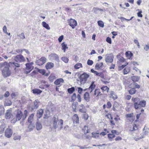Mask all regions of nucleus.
I'll return each mask as SVG.
<instances>
[{"instance_id": "obj_1", "label": "nucleus", "mask_w": 149, "mask_h": 149, "mask_svg": "<svg viewBox=\"0 0 149 149\" xmlns=\"http://www.w3.org/2000/svg\"><path fill=\"white\" fill-rule=\"evenodd\" d=\"M10 65L7 62L0 63V70L1 71L4 77L9 76L11 72L9 69Z\"/></svg>"}, {"instance_id": "obj_2", "label": "nucleus", "mask_w": 149, "mask_h": 149, "mask_svg": "<svg viewBox=\"0 0 149 149\" xmlns=\"http://www.w3.org/2000/svg\"><path fill=\"white\" fill-rule=\"evenodd\" d=\"M132 100L134 103V105L136 109H140L141 107H144L146 106V102L144 100L140 101L139 98L138 97H133Z\"/></svg>"}, {"instance_id": "obj_3", "label": "nucleus", "mask_w": 149, "mask_h": 149, "mask_svg": "<svg viewBox=\"0 0 149 149\" xmlns=\"http://www.w3.org/2000/svg\"><path fill=\"white\" fill-rule=\"evenodd\" d=\"M53 127L54 129H56L58 127V125L60 126L59 128V130H61L63 128V120L62 119L58 120V117L57 116H54L53 118Z\"/></svg>"}, {"instance_id": "obj_4", "label": "nucleus", "mask_w": 149, "mask_h": 149, "mask_svg": "<svg viewBox=\"0 0 149 149\" xmlns=\"http://www.w3.org/2000/svg\"><path fill=\"white\" fill-rule=\"evenodd\" d=\"M89 77V74L85 72L81 75L79 77V79L80 80L81 84H84Z\"/></svg>"}, {"instance_id": "obj_5", "label": "nucleus", "mask_w": 149, "mask_h": 149, "mask_svg": "<svg viewBox=\"0 0 149 149\" xmlns=\"http://www.w3.org/2000/svg\"><path fill=\"white\" fill-rule=\"evenodd\" d=\"M5 116L7 119H12L13 117L12 114V109L10 108L7 110L5 114Z\"/></svg>"}, {"instance_id": "obj_6", "label": "nucleus", "mask_w": 149, "mask_h": 149, "mask_svg": "<svg viewBox=\"0 0 149 149\" xmlns=\"http://www.w3.org/2000/svg\"><path fill=\"white\" fill-rule=\"evenodd\" d=\"M14 60L17 63H22L24 62L25 59L22 55L19 54L14 57Z\"/></svg>"}, {"instance_id": "obj_7", "label": "nucleus", "mask_w": 149, "mask_h": 149, "mask_svg": "<svg viewBox=\"0 0 149 149\" xmlns=\"http://www.w3.org/2000/svg\"><path fill=\"white\" fill-rule=\"evenodd\" d=\"M105 58V61L107 63H112L114 58V56L112 53L107 54Z\"/></svg>"}, {"instance_id": "obj_8", "label": "nucleus", "mask_w": 149, "mask_h": 149, "mask_svg": "<svg viewBox=\"0 0 149 149\" xmlns=\"http://www.w3.org/2000/svg\"><path fill=\"white\" fill-rule=\"evenodd\" d=\"M47 59L44 57H42L40 59L36 61V64L39 65H43L46 61Z\"/></svg>"}, {"instance_id": "obj_9", "label": "nucleus", "mask_w": 149, "mask_h": 149, "mask_svg": "<svg viewBox=\"0 0 149 149\" xmlns=\"http://www.w3.org/2000/svg\"><path fill=\"white\" fill-rule=\"evenodd\" d=\"M5 120L2 119L1 121V125H0V133L1 134L3 133L4 130L5 128L6 127V123L4 122Z\"/></svg>"}, {"instance_id": "obj_10", "label": "nucleus", "mask_w": 149, "mask_h": 149, "mask_svg": "<svg viewBox=\"0 0 149 149\" xmlns=\"http://www.w3.org/2000/svg\"><path fill=\"white\" fill-rule=\"evenodd\" d=\"M40 102L38 100H36L34 102V105L31 107V111L36 110L39 106Z\"/></svg>"}, {"instance_id": "obj_11", "label": "nucleus", "mask_w": 149, "mask_h": 149, "mask_svg": "<svg viewBox=\"0 0 149 149\" xmlns=\"http://www.w3.org/2000/svg\"><path fill=\"white\" fill-rule=\"evenodd\" d=\"M23 113L22 112L19 110H18L16 115V120H14L15 122L20 120L22 117Z\"/></svg>"}, {"instance_id": "obj_12", "label": "nucleus", "mask_w": 149, "mask_h": 149, "mask_svg": "<svg viewBox=\"0 0 149 149\" xmlns=\"http://www.w3.org/2000/svg\"><path fill=\"white\" fill-rule=\"evenodd\" d=\"M13 132L11 129L9 128H7L5 132V136L8 138L12 136Z\"/></svg>"}, {"instance_id": "obj_13", "label": "nucleus", "mask_w": 149, "mask_h": 149, "mask_svg": "<svg viewBox=\"0 0 149 149\" xmlns=\"http://www.w3.org/2000/svg\"><path fill=\"white\" fill-rule=\"evenodd\" d=\"M69 25L71 26L72 29H74V27L77 26V23L76 21L73 19H71L68 22Z\"/></svg>"}, {"instance_id": "obj_14", "label": "nucleus", "mask_w": 149, "mask_h": 149, "mask_svg": "<svg viewBox=\"0 0 149 149\" xmlns=\"http://www.w3.org/2000/svg\"><path fill=\"white\" fill-rule=\"evenodd\" d=\"M44 111L42 109H40L37 111L36 116L38 118H40L42 116Z\"/></svg>"}, {"instance_id": "obj_15", "label": "nucleus", "mask_w": 149, "mask_h": 149, "mask_svg": "<svg viewBox=\"0 0 149 149\" xmlns=\"http://www.w3.org/2000/svg\"><path fill=\"white\" fill-rule=\"evenodd\" d=\"M95 81H93L91 83V84L88 88V91H90V92L91 93L93 91L95 88L96 85L94 84Z\"/></svg>"}, {"instance_id": "obj_16", "label": "nucleus", "mask_w": 149, "mask_h": 149, "mask_svg": "<svg viewBox=\"0 0 149 149\" xmlns=\"http://www.w3.org/2000/svg\"><path fill=\"white\" fill-rule=\"evenodd\" d=\"M54 64L52 62H48L46 65L45 67L47 69H50L54 67Z\"/></svg>"}, {"instance_id": "obj_17", "label": "nucleus", "mask_w": 149, "mask_h": 149, "mask_svg": "<svg viewBox=\"0 0 149 149\" xmlns=\"http://www.w3.org/2000/svg\"><path fill=\"white\" fill-rule=\"evenodd\" d=\"M80 108L79 109V112L83 113H85L86 112V110L85 109L84 106L81 104L79 105Z\"/></svg>"}, {"instance_id": "obj_18", "label": "nucleus", "mask_w": 149, "mask_h": 149, "mask_svg": "<svg viewBox=\"0 0 149 149\" xmlns=\"http://www.w3.org/2000/svg\"><path fill=\"white\" fill-rule=\"evenodd\" d=\"M49 56L54 60H55L57 61L59 60V57L56 54L52 53Z\"/></svg>"}, {"instance_id": "obj_19", "label": "nucleus", "mask_w": 149, "mask_h": 149, "mask_svg": "<svg viewBox=\"0 0 149 149\" xmlns=\"http://www.w3.org/2000/svg\"><path fill=\"white\" fill-rule=\"evenodd\" d=\"M36 126L37 130H39L41 129L42 126L41 122L38 120L36 123Z\"/></svg>"}, {"instance_id": "obj_20", "label": "nucleus", "mask_w": 149, "mask_h": 149, "mask_svg": "<svg viewBox=\"0 0 149 149\" xmlns=\"http://www.w3.org/2000/svg\"><path fill=\"white\" fill-rule=\"evenodd\" d=\"M64 81L62 78H60L57 79L54 82V83L56 85H59L61 83H63Z\"/></svg>"}, {"instance_id": "obj_21", "label": "nucleus", "mask_w": 149, "mask_h": 149, "mask_svg": "<svg viewBox=\"0 0 149 149\" xmlns=\"http://www.w3.org/2000/svg\"><path fill=\"white\" fill-rule=\"evenodd\" d=\"M84 97L85 100L87 102L90 100V97L89 93L88 92L85 93L84 95Z\"/></svg>"}, {"instance_id": "obj_22", "label": "nucleus", "mask_w": 149, "mask_h": 149, "mask_svg": "<svg viewBox=\"0 0 149 149\" xmlns=\"http://www.w3.org/2000/svg\"><path fill=\"white\" fill-rule=\"evenodd\" d=\"M35 127V126L32 123H30L28 127V130L27 132H31L32 131Z\"/></svg>"}, {"instance_id": "obj_23", "label": "nucleus", "mask_w": 149, "mask_h": 149, "mask_svg": "<svg viewBox=\"0 0 149 149\" xmlns=\"http://www.w3.org/2000/svg\"><path fill=\"white\" fill-rule=\"evenodd\" d=\"M72 119L74 123H79V117L77 114H74L73 116Z\"/></svg>"}, {"instance_id": "obj_24", "label": "nucleus", "mask_w": 149, "mask_h": 149, "mask_svg": "<svg viewBox=\"0 0 149 149\" xmlns=\"http://www.w3.org/2000/svg\"><path fill=\"white\" fill-rule=\"evenodd\" d=\"M131 79L133 82H137L140 79V77L138 76H132L131 77Z\"/></svg>"}, {"instance_id": "obj_25", "label": "nucleus", "mask_w": 149, "mask_h": 149, "mask_svg": "<svg viewBox=\"0 0 149 149\" xmlns=\"http://www.w3.org/2000/svg\"><path fill=\"white\" fill-rule=\"evenodd\" d=\"M110 97L114 100H115L117 98V96L115 93L113 91L110 92Z\"/></svg>"}, {"instance_id": "obj_26", "label": "nucleus", "mask_w": 149, "mask_h": 149, "mask_svg": "<svg viewBox=\"0 0 149 149\" xmlns=\"http://www.w3.org/2000/svg\"><path fill=\"white\" fill-rule=\"evenodd\" d=\"M103 65V63L102 62L97 63L95 65V68L97 70H98L101 68Z\"/></svg>"}, {"instance_id": "obj_27", "label": "nucleus", "mask_w": 149, "mask_h": 149, "mask_svg": "<svg viewBox=\"0 0 149 149\" xmlns=\"http://www.w3.org/2000/svg\"><path fill=\"white\" fill-rule=\"evenodd\" d=\"M43 26L48 30L50 29V28L48 24L45 22H43L42 23Z\"/></svg>"}, {"instance_id": "obj_28", "label": "nucleus", "mask_w": 149, "mask_h": 149, "mask_svg": "<svg viewBox=\"0 0 149 149\" xmlns=\"http://www.w3.org/2000/svg\"><path fill=\"white\" fill-rule=\"evenodd\" d=\"M27 111L26 110H25L24 111L23 114V116L22 117V121H23L24 120H25V119H26V117L27 116Z\"/></svg>"}, {"instance_id": "obj_29", "label": "nucleus", "mask_w": 149, "mask_h": 149, "mask_svg": "<svg viewBox=\"0 0 149 149\" xmlns=\"http://www.w3.org/2000/svg\"><path fill=\"white\" fill-rule=\"evenodd\" d=\"M33 93L34 94H40L42 92V91L38 89H34L32 90Z\"/></svg>"}, {"instance_id": "obj_30", "label": "nucleus", "mask_w": 149, "mask_h": 149, "mask_svg": "<svg viewBox=\"0 0 149 149\" xmlns=\"http://www.w3.org/2000/svg\"><path fill=\"white\" fill-rule=\"evenodd\" d=\"M125 55L126 57H127L129 59L130 58L133 56V54L132 53L130 52H125Z\"/></svg>"}, {"instance_id": "obj_31", "label": "nucleus", "mask_w": 149, "mask_h": 149, "mask_svg": "<svg viewBox=\"0 0 149 149\" xmlns=\"http://www.w3.org/2000/svg\"><path fill=\"white\" fill-rule=\"evenodd\" d=\"M130 68L129 67H126L123 70V73L124 74H126L130 72Z\"/></svg>"}, {"instance_id": "obj_32", "label": "nucleus", "mask_w": 149, "mask_h": 149, "mask_svg": "<svg viewBox=\"0 0 149 149\" xmlns=\"http://www.w3.org/2000/svg\"><path fill=\"white\" fill-rule=\"evenodd\" d=\"M62 47V49L63 50L64 52H65V49L68 48L67 45L65 44L64 42L62 43L61 44Z\"/></svg>"}, {"instance_id": "obj_33", "label": "nucleus", "mask_w": 149, "mask_h": 149, "mask_svg": "<svg viewBox=\"0 0 149 149\" xmlns=\"http://www.w3.org/2000/svg\"><path fill=\"white\" fill-rule=\"evenodd\" d=\"M34 116V114L32 113L29 116L28 119V122L30 123H32V120Z\"/></svg>"}, {"instance_id": "obj_34", "label": "nucleus", "mask_w": 149, "mask_h": 149, "mask_svg": "<svg viewBox=\"0 0 149 149\" xmlns=\"http://www.w3.org/2000/svg\"><path fill=\"white\" fill-rule=\"evenodd\" d=\"M100 89H96L94 91V95H97V96H98L101 95V94H100Z\"/></svg>"}, {"instance_id": "obj_35", "label": "nucleus", "mask_w": 149, "mask_h": 149, "mask_svg": "<svg viewBox=\"0 0 149 149\" xmlns=\"http://www.w3.org/2000/svg\"><path fill=\"white\" fill-rule=\"evenodd\" d=\"M101 89L102 90L103 92H104L106 91L108 92L109 90V88L107 86H103L101 88Z\"/></svg>"}, {"instance_id": "obj_36", "label": "nucleus", "mask_w": 149, "mask_h": 149, "mask_svg": "<svg viewBox=\"0 0 149 149\" xmlns=\"http://www.w3.org/2000/svg\"><path fill=\"white\" fill-rule=\"evenodd\" d=\"M25 65L26 66V70H32L33 69V67L31 66L28 63H26Z\"/></svg>"}, {"instance_id": "obj_37", "label": "nucleus", "mask_w": 149, "mask_h": 149, "mask_svg": "<svg viewBox=\"0 0 149 149\" xmlns=\"http://www.w3.org/2000/svg\"><path fill=\"white\" fill-rule=\"evenodd\" d=\"M4 108L3 106H0V116L3 114L4 112Z\"/></svg>"}, {"instance_id": "obj_38", "label": "nucleus", "mask_w": 149, "mask_h": 149, "mask_svg": "<svg viewBox=\"0 0 149 149\" xmlns=\"http://www.w3.org/2000/svg\"><path fill=\"white\" fill-rule=\"evenodd\" d=\"M78 103L77 102L76 103H73L72 104V108L74 111H76L77 106L78 105Z\"/></svg>"}, {"instance_id": "obj_39", "label": "nucleus", "mask_w": 149, "mask_h": 149, "mask_svg": "<svg viewBox=\"0 0 149 149\" xmlns=\"http://www.w3.org/2000/svg\"><path fill=\"white\" fill-rule=\"evenodd\" d=\"M136 91L135 88H132L129 91V93L130 94L132 95L135 93Z\"/></svg>"}, {"instance_id": "obj_40", "label": "nucleus", "mask_w": 149, "mask_h": 149, "mask_svg": "<svg viewBox=\"0 0 149 149\" xmlns=\"http://www.w3.org/2000/svg\"><path fill=\"white\" fill-rule=\"evenodd\" d=\"M75 91V88L74 87H72L68 89V92L70 94L72 93Z\"/></svg>"}, {"instance_id": "obj_41", "label": "nucleus", "mask_w": 149, "mask_h": 149, "mask_svg": "<svg viewBox=\"0 0 149 149\" xmlns=\"http://www.w3.org/2000/svg\"><path fill=\"white\" fill-rule=\"evenodd\" d=\"M92 137L94 138H98L99 137V133L92 132Z\"/></svg>"}, {"instance_id": "obj_42", "label": "nucleus", "mask_w": 149, "mask_h": 149, "mask_svg": "<svg viewBox=\"0 0 149 149\" xmlns=\"http://www.w3.org/2000/svg\"><path fill=\"white\" fill-rule=\"evenodd\" d=\"M19 63L16 62H12L11 64L15 66L16 68L19 67L20 66V64L18 63Z\"/></svg>"}, {"instance_id": "obj_43", "label": "nucleus", "mask_w": 149, "mask_h": 149, "mask_svg": "<svg viewBox=\"0 0 149 149\" xmlns=\"http://www.w3.org/2000/svg\"><path fill=\"white\" fill-rule=\"evenodd\" d=\"M97 24L100 27H103L104 26V23L101 20H99L97 21Z\"/></svg>"}, {"instance_id": "obj_44", "label": "nucleus", "mask_w": 149, "mask_h": 149, "mask_svg": "<svg viewBox=\"0 0 149 149\" xmlns=\"http://www.w3.org/2000/svg\"><path fill=\"white\" fill-rule=\"evenodd\" d=\"M82 67V65L81 63H78L74 66V68L75 69H78Z\"/></svg>"}, {"instance_id": "obj_45", "label": "nucleus", "mask_w": 149, "mask_h": 149, "mask_svg": "<svg viewBox=\"0 0 149 149\" xmlns=\"http://www.w3.org/2000/svg\"><path fill=\"white\" fill-rule=\"evenodd\" d=\"M83 130L84 131V134L88 133L89 132L88 127L86 125L84 126Z\"/></svg>"}, {"instance_id": "obj_46", "label": "nucleus", "mask_w": 149, "mask_h": 149, "mask_svg": "<svg viewBox=\"0 0 149 149\" xmlns=\"http://www.w3.org/2000/svg\"><path fill=\"white\" fill-rule=\"evenodd\" d=\"M77 97L76 94L75 93H74L71 97V102H74L75 100Z\"/></svg>"}, {"instance_id": "obj_47", "label": "nucleus", "mask_w": 149, "mask_h": 149, "mask_svg": "<svg viewBox=\"0 0 149 149\" xmlns=\"http://www.w3.org/2000/svg\"><path fill=\"white\" fill-rule=\"evenodd\" d=\"M38 71L40 73L42 74V75H44L46 73V71L44 69H38Z\"/></svg>"}, {"instance_id": "obj_48", "label": "nucleus", "mask_w": 149, "mask_h": 149, "mask_svg": "<svg viewBox=\"0 0 149 149\" xmlns=\"http://www.w3.org/2000/svg\"><path fill=\"white\" fill-rule=\"evenodd\" d=\"M12 104V102L10 101L7 100L5 102L4 105L6 106H10Z\"/></svg>"}, {"instance_id": "obj_49", "label": "nucleus", "mask_w": 149, "mask_h": 149, "mask_svg": "<svg viewBox=\"0 0 149 149\" xmlns=\"http://www.w3.org/2000/svg\"><path fill=\"white\" fill-rule=\"evenodd\" d=\"M61 60L65 63H67L68 62L69 59L68 58L65 56L61 58Z\"/></svg>"}, {"instance_id": "obj_50", "label": "nucleus", "mask_w": 149, "mask_h": 149, "mask_svg": "<svg viewBox=\"0 0 149 149\" xmlns=\"http://www.w3.org/2000/svg\"><path fill=\"white\" fill-rule=\"evenodd\" d=\"M93 63V61L92 60L88 59L87 61V64L89 65H91Z\"/></svg>"}, {"instance_id": "obj_51", "label": "nucleus", "mask_w": 149, "mask_h": 149, "mask_svg": "<svg viewBox=\"0 0 149 149\" xmlns=\"http://www.w3.org/2000/svg\"><path fill=\"white\" fill-rule=\"evenodd\" d=\"M55 76L54 75H50L49 77V80L51 82H52L54 79Z\"/></svg>"}, {"instance_id": "obj_52", "label": "nucleus", "mask_w": 149, "mask_h": 149, "mask_svg": "<svg viewBox=\"0 0 149 149\" xmlns=\"http://www.w3.org/2000/svg\"><path fill=\"white\" fill-rule=\"evenodd\" d=\"M106 41L107 42L110 44H111V39L109 37H108L107 38Z\"/></svg>"}, {"instance_id": "obj_53", "label": "nucleus", "mask_w": 149, "mask_h": 149, "mask_svg": "<svg viewBox=\"0 0 149 149\" xmlns=\"http://www.w3.org/2000/svg\"><path fill=\"white\" fill-rule=\"evenodd\" d=\"M88 117V115L87 113H85L83 115V118H84L85 120H87Z\"/></svg>"}, {"instance_id": "obj_54", "label": "nucleus", "mask_w": 149, "mask_h": 149, "mask_svg": "<svg viewBox=\"0 0 149 149\" xmlns=\"http://www.w3.org/2000/svg\"><path fill=\"white\" fill-rule=\"evenodd\" d=\"M108 136L109 138L112 139L115 137V135L113 134H108Z\"/></svg>"}, {"instance_id": "obj_55", "label": "nucleus", "mask_w": 149, "mask_h": 149, "mask_svg": "<svg viewBox=\"0 0 149 149\" xmlns=\"http://www.w3.org/2000/svg\"><path fill=\"white\" fill-rule=\"evenodd\" d=\"M21 39H24L25 38V36L24 33H22L21 34L18 36Z\"/></svg>"}, {"instance_id": "obj_56", "label": "nucleus", "mask_w": 149, "mask_h": 149, "mask_svg": "<svg viewBox=\"0 0 149 149\" xmlns=\"http://www.w3.org/2000/svg\"><path fill=\"white\" fill-rule=\"evenodd\" d=\"M93 11L95 13H98L99 11L98 8H94L93 9Z\"/></svg>"}, {"instance_id": "obj_57", "label": "nucleus", "mask_w": 149, "mask_h": 149, "mask_svg": "<svg viewBox=\"0 0 149 149\" xmlns=\"http://www.w3.org/2000/svg\"><path fill=\"white\" fill-rule=\"evenodd\" d=\"M77 99H78V101L79 102H80L81 101V97L80 94H78L77 95Z\"/></svg>"}, {"instance_id": "obj_58", "label": "nucleus", "mask_w": 149, "mask_h": 149, "mask_svg": "<svg viewBox=\"0 0 149 149\" xmlns=\"http://www.w3.org/2000/svg\"><path fill=\"white\" fill-rule=\"evenodd\" d=\"M36 73V72L35 70L33 71L31 74H30L29 75L33 77H34Z\"/></svg>"}, {"instance_id": "obj_59", "label": "nucleus", "mask_w": 149, "mask_h": 149, "mask_svg": "<svg viewBox=\"0 0 149 149\" xmlns=\"http://www.w3.org/2000/svg\"><path fill=\"white\" fill-rule=\"evenodd\" d=\"M63 38V35H61L60 36L59 38H58V41L59 42H61L62 41Z\"/></svg>"}, {"instance_id": "obj_60", "label": "nucleus", "mask_w": 149, "mask_h": 149, "mask_svg": "<svg viewBox=\"0 0 149 149\" xmlns=\"http://www.w3.org/2000/svg\"><path fill=\"white\" fill-rule=\"evenodd\" d=\"M144 49L146 51H148V50L149 49V45L148 44L146 45L144 47Z\"/></svg>"}, {"instance_id": "obj_61", "label": "nucleus", "mask_w": 149, "mask_h": 149, "mask_svg": "<svg viewBox=\"0 0 149 149\" xmlns=\"http://www.w3.org/2000/svg\"><path fill=\"white\" fill-rule=\"evenodd\" d=\"M20 139H21L20 136H19V135H17V136H15L14 137V139L15 140H20Z\"/></svg>"}, {"instance_id": "obj_62", "label": "nucleus", "mask_w": 149, "mask_h": 149, "mask_svg": "<svg viewBox=\"0 0 149 149\" xmlns=\"http://www.w3.org/2000/svg\"><path fill=\"white\" fill-rule=\"evenodd\" d=\"M107 107L108 108H110L111 107V104L110 102H108L107 104Z\"/></svg>"}, {"instance_id": "obj_63", "label": "nucleus", "mask_w": 149, "mask_h": 149, "mask_svg": "<svg viewBox=\"0 0 149 149\" xmlns=\"http://www.w3.org/2000/svg\"><path fill=\"white\" fill-rule=\"evenodd\" d=\"M9 95V93L8 91H7L6 92L4 95V96L5 97H8Z\"/></svg>"}, {"instance_id": "obj_64", "label": "nucleus", "mask_w": 149, "mask_h": 149, "mask_svg": "<svg viewBox=\"0 0 149 149\" xmlns=\"http://www.w3.org/2000/svg\"><path fill=\"white\" fill-rule=\"evenodd\" d=\"M134 43L136 44L137 45L138 47H139L140 45L139 44V43L138 40H134Z\"/></svg>"}]
</instances>
